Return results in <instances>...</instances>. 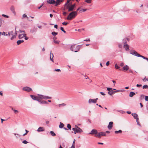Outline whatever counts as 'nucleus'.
I'll return each mask as SVG.
<instances>
[{
  "mask_svg": "<svg viewBox=\"0 0 148 148\" xmlns=\"http://www.w3.org/2000/svg\"><path fill=\"white\" fill-rule=\"evenodd\" d=\"M82 46V45L76 46L75 44H74L71 45L70 49L72 51H74L75 52H77L79 51Z\"/></svg>",
  "mask_w": 148,
  "mask_h": 148,
  "instance_id": "obj_1",
  "label": "nucleus"
},
{
  "mask_svg": "<svg viewBox=\"0 0 148 148\" xmlns=\"http://www.w3.org/2000/svg\"><path fill=\"white\" fill-rule=\"evenodd\" d=\"M77 15V11H73L69 13L67 17L68 20H71L74 18Z\"/></svg>",
  "mask_w": 148,
  "mask_h": 148,
  "instance_id": "obj_2",
  "label": "nucleus"
},
{
  "mask_svg": "<svg viewBox=\"0 0 148 148\" xmlns=\"http://www.w3.org/2000/svg\"><path fill=\"white\" fill-rule=\"evenodd\" d=\"M107 135L105 132H99L97 135H96L95 136L98 138H100L101 136H106Z\"/></svg>",
  "mask_w": 148,
  "mask_h": 148,
  "instance_id": "obj_3",
  "label": "nucleus"
},
{
  "mask_svg": "<svg viewBox=\"0 0 148 148\" xmlns=\"http://www.w3.org/2000/svg\"><path fill=\"white\" fill-rule=\"evenodd\" d=\"M132 115L133 116L134 119H136V121L137 122V124L138 125H139V121L138 120V114L136 113H132Z\"/></svg>",
  "mask_w": 148,
  "mask_h": 148,
  "instance_id": "obj_4",
  "label": "nucleus"
},
{
  "mask_svg": "<svg viewBox=\"0 0 148 148\" xmlns=\"http://www.w3.org/2000/svg\"><path fill=\"white\" fill-rule=\"evenodd\" d=\"M130 53L132 55L139 57V53L134 50H130Z\"/></svg>",
  "mask_w": 148,
  "mask_h": 148,
  "instance_id": "obj_5",
  "label": "nucleus"
},
{
  "mask_svg": "<svg viewBox=\"0 0 148 148\" xmlns=\"http://www.w3.org/2000/svg\"><path fill=\"white\" fill-rule=\"evenodd\" d=\"M22 89L24 91H25L28 92L32 91V88L27 86L23 87Z\"/></svg>",
  "mask_w": 148,
  "mask_h": 148,
  "instance_id": "obj_6",
  "label": "nucleus"
},
{
  "mask_svg": "<svg viewBox=\"0 0 148 148\" xmlns=\"http://www.w3.org/2000/svg\"><path fill=\"white\" fill-rule=\"evenodd\" d=\"M66 9H68V11L69 12H70L73 10L74 8L71 5H68L66 7Z\"/></svg>",
  "mask_w": 148,
  "mask_h": 148,
  "instance_id": "obj_7",
  "label": "nucleus"
},
{
  "mask_svg": "<svg viewBox=\"0 0 148 148\" xmlns=\"http://www.w3.org/2000/svg\"><path fill=\"white\" fill-rule=\"evenodd\" d=\"M98 134L97 131V130L95 129H93L89 133V134H91L92 135L94 134L95 136L96 135H97Z\"/></svg>",
  "mask_w": 148,
  "mask_h": 148,
  "instance_id": "obj_8",
  "label": "nucleus"
},
{
  "mask_svg": "<svg viewBox=\"0 0 148 148\" xmlns=\"http://www.w3.org/2000/svg\"><path fill=\"white\" fill-rule=\"evenodd\" d=\"M124 42V46L123 47L125 49V50L126 51H129V45L126 43V42Z\"/></svg>",
  "mask_w": 148,
  "mask_h": 148,
  "instance_id": "obj_9",
  "label": "nucleus"
},
{
  "mask_svg": "<svg viewBox=\"0 0 148 148\" xmlns=\"http://www.w3.org/2000/svg\"><path fill=\"white\" fill-rule=\"evenodd\" d=\"M75 127L76 128L78 132V133H80L83 132L82 130L76 125H75Z\"/></svg>",
  "mask_w": 148,
  "mask_h": 148,
  "instance_id": "obj_10",
  "label": "nucleus"
},
{
  "mask_svg": "<svg viewBox=\"0 0 148 148\" xmlns=\"http://www.w3.org/2000/svg\"><path fill=\"white\" fill-rule=\"evenodd\" d=\"M37 30V28L35 27L32 28L30 30V32L32 33H33L36 32Z\"/></svg>",
  "mask_w": 148,
  "mask_h": 148,
  "instance_id": "obj_11",
  "label": "nucleus"
},
{
  "mask_svg": "<svg viewBox=\"0 0 148 148\" xmlns=\"http://www.w3.org/2000/svg\"><path fill=\"white\" fill-rule=\"evenodd\" d=\"M113 124V123L112 121L110 122L109 123V124L108 126V128L109 130L111 129L112 127Z\"/></svg>",
  "mask_w": 148,
  "mask_h": 148,
  "instance_id": "obj_12",
  "label": "nucleus"
},
{
  "mask_svg": "<svg viewBox=\"0 0 148 148\" xmlns=\"http://www.w3.org/2000/svg\"><path fill=\"white\" fill-rule=\"evenodd\" d=\"M17 32L16 31V28H15V33L14 34H11V35L12 36V37L11 38V40H13L14 38H15L16 37V35H17Z\"/></svg>",
  "mask_w": 148,
  "mask_h": 148,
  "instance_id": "obj_13",
  "label": "nucleus"
},
{
  "mask_svg": "<svg viewBox=\"0 0 148 148\" xmlns=\"http://www.w3.org/2000/svg\"><path fill=\"white\" fill-rule=\"evenodd\" d=\"M62 1V0H57L54 4L55 6H57L60 5Z\"/></svg>",
  "mask_w": 148,
  "mask_h": 148,
  "instance_id": "obj_14",
  "label": "nucleus"
},
{
  "mask_svg": "<svg viewBox=\"0 0 148 148\" xmlns=\"http://www.w3.org/2000/svg\"><path fill=\"white\" fill-rule=\"evenodd\" d=\"M47 2L50 4H54L56 1L54 0H47Z\"/></svg>",
  "mask_w": 148,
  "mask_h": 148,
  "instance_id": "obj_15",
  "label": "nucleus"
},
{
  "mask_svg": "<svg viewBox=\"0 0 148 148\" xmlns=\"http://www.w3.org/2000/svg\"><path fill=\"white\" fill-rule=\"evenodd\" d=\"M96 103V102L95 100L94 99H90L88 100V103Z\"/></svg>",
  "mask_w": 148,
  "mask_h": 148,
  "instance_id": "obj_16",
  "label": "nucleus"
},
{
  "mask_svg": "<svg viewBox=\"0 0 148 148\" xmlns=\"http://www.w3.org/2000/svg\"><path fill=\"white\" fill-rule=\"evenodd\" d=\"M30 97L31 98L34 100H36L38 98V97L37 96H35L34 95H30Z\"/></svg>",
  "mask_w": 148,
  "mask_h": 148,
  "instance_id": "obj_17",
  "label": "nucleus"
},
{
  "mask_svg": "<svg viewBox=\"0 0 148 148\" xmlns=\"http://www.w3.org/2000/svg\"><path fill=\"white\" fill-rule=\"evenodd\" d=\"M44 131V128L43 127H40L37 130V131L38 132H43Z\"/></svg>",
  "mask_w": 148,
  "mask_h": 148,
  "instance_id": "obj_18",
  "label": "nucleus"
},
{
  "mask_svg": "<svg viewBox=\"0 0 148 148\" xmlns=\"http://www.w3.org/2000/svg\"><path fill=\"white\" fill-rule=\"evenodd\" d=\"M50 60L52 61V62H53V54L52 53H51H51H50Z\"/></svg>",
  "mask_w": 148,
  "mask_h": 148,
  "instance_id": "obj_19",
  "label": "nucleus"
},
{
  "mask_svg": "<svg viewBox=\"0 0 148 148\" xmlns=\"http://www.w3.org/2000/svg\"><path fill=\"white\" fill-rule=\"evenodd\" d=\"M26 36V34H20L18 36V38L19 39H21L23 38L24 37H25Z\"/></svg>",
  "mask_w": 148,
  "mask_h": 148,
  "instance_id": "obj_20",
  "label": "nucleus"
},
{
  "mask_svg": "<svg viewBox=\"0 0 148 148\" xmlns=\"http://www.w3.org/2000/svg\"><path fill=\"white\" fill-rule=\"evenodd\" d=\"M129 69V67L127 65H126L124 66L123 68V70H125V71H127V70H128Z\"/></svg>",
  "mask_w": 148,
  "mask_h": 148,
  "instance_id": "obj_21",
  "label": "nucleus"
},
{
  "mask_svg": "<svg viewBox=\"0 0 148 148\" xmlns=\"http://www.w3.org/2000/svg\"><path fill=\"white\" fill-rule=\"evenodd\" d=\"M70 1L69 0H67L66 3L64 4V6H66V7L68 5H70V4H71L72 3L70 2Z\"/></svg>",
  "mask_w": 148,
  "mask_h": 148,
  "instance_id": "obj_22",
  "label": "nucleus"
},
{
  "mask_svg": "<svg viewBox=\"0 0 148 148\" xmlns=\"http://www.w3.org/2000/svg\"><path fill=\"white\" fill-rule=\"evenodd\" d=\"M24 42V40H18L16 43H17V45H18L20 44L22 42Z\"/></svg>",
  "mask_w": 148,
  "mask_h": 148,
  "instance_id": "obj_23",
  "label": "nucleus"
},
{
  "mask_svg": "<svg viewBox=\"0 0 148 148\" xmlns=\"http://www.w3.org/2000/svg\"><path fill=\"white\" fill-rule=\"evenodd\" d=\"M10 10L14 14H15V12L14 10V8L13 6L11 7Z\"/></svg>",
  "mask_w": 148,
  "mask_h": 148,
  "instance_id": "obj_24",
  "label": "nucleus"
},
{
  "mask_svg": "<svg viewBox=\"0 0 148 148\" xmlns=\"http://www.w3.org/2000/svg\"><path fill=\"white\" fill-rule=\"evenodd\" d=\"M51 97H49L47 96H44V99H51Z\"/></svg>",
  "mask_w": 148,
  "mask_h": 148,
  "instance_id": "obj_25",
  "label": "nucleus"
},
{
  "mask_svg": "<svg viewBox=\"0 0 148 148\" xmlns=\"http://www.w3.org/2000/svg\"><path fill=\"white\" fill-rule=\"evenodd\" d=\"M113 90V92H114V94L115 93L117 92H121L122 91V90H116L115 89H114Z\"/></svg>",
  "mask_w": 148,
  "mask_h": 148,
  "instance_id": "obj_26",
  "label": "nucleus"
},
{
  "mask_svg": "<svg viewBox=\"0 0 148 148\" xmlns=\"http://www.w3.org/2000/svg\"><path fill=\"white\" fill-rule=\"evenodd\" d=\"M135 95V93L133 92H130L129 95V96L131 97H132L134 95Z\"/></svg>",
  "mask_w": 148,
  "mask_h": 148,
  "instance_id": "obj_27",
  "label": "nucleus"
},
{
  "mask_svg": "<svg viewBox=\"0 0 148 148\" xmlns=\"http://www.w3.org/2000/svg\"><path fill=\"white\" fill-rule=\"evenodd\" d=\"M113 90H112L110 91H109L108 92V93L110 95H112L114 94Z\"/></svg>",
  "mask_w": 148,
  "mask_h": 148,
  "instance_id": "obj_28",
  "label": "nucleus"
},
{
  "mask_svg": "<svg viewBox=\"0 0 148 148\" xmlns=\"http://www.w3.org/2000/svg\"><path fill=\"white\" fill-rule=\"evenodd\" d=\"M38 98H39L40 99H43L44 95H39V94H38Z\"/></svg>",
  "mask_w": 148,
  "mask_h": 148,
  "instance_id": "obj_29",
  "label": "nucleus"
},
{
  "mask_svg": "<svg viewBox=\"0 0 148 148\" xmlns=\"http://www.w3.org/2000/svg\"><path fill=\"white\" fill-rule=\"evenodd\" d=\"M41 104H49L46 101H45L44 100H42V101H41Z\"/></svg>",
  "mask_w": 148,
  "mask_h": 148,
  "instance_id": "obj_30",
  "label": "nucleus"
},
{
  "mask_svg": "<svg viewBox=\"0 0 148 148\" xmlns=\"http://www.w3.org/2000/svg\"><path fill=\"white\" fill-rule=\"evenodd\" d=\"M50 133L53 136H55L56 135V134L53 131H50Z\"/></svg>",
  "mask_w": 148,
  "mask_h": 148,
  "instance_id": "obj_31",
  "label": "nucleus"
},
{
  "mask_svg": "<svg viewBox=\"0 0 148 148\" xmlns=\"http://www.w3.org/2000/svg\"><path fill=\"white\" fill-rule=\"evenodd\" d=\"M64 126V125L61 122L60 123V125L59 126V127L60 128H62Z\"/></svg>",
  "mask_w": 148,
  "mask_h": 148,
  "instance_id": "obj_32",
  "label": "nucleus"
},
{
  "mask_svg": "<svg viewBox=\"0 0 148 148\" xmlns=\"http://www.w3.org/2000/svg\"><path fill=\"white\" fill-rule=\"evenodd\" d=\"M122 132V131L121 130H119V131H115L114 133L115 134H117L119 133H121Z\"/></svg>",
  "mask_w": 148,
  "mask_h": 148,
  "instance_id": "obj_33",
  "label": "nucleus"
},
{
  "mask_svg": "<svg viewBox=\"0 0 148 148\" xmlns=\"http://www.w3.org/2000/svg\"><path fill=\"white\" fill-rule=\"evenodd\" d=\"M72 130L74 131V134H76L77 133H78V132L76 128H72Z\"/></svg>",
  "mask_w": 148,
  "mask_h": 148,
  "instance_id": "obj_34",
  "label": "nucleus"
},
{
  "mask_svg": "<svg viewBox=\"0 0 148 148\" xmlns=\"http://www.w3.org/2000/svg\"><path fill=\"white\" fill-rule=\"evenodd\" d=\"M11 108V109L14 111L15 114H17L18 112L17 110L14 109L13 108Z\"/></svg>",
  "mask_w": 148,
  "mask_h": 148,
  "instance_id": "obj_35",
  "label": "nucleus"
},
{
  "mask_svg": "<svg viewBox=\"0 0 148 148\" xmlns=\"http://www.w3.org/2000/svg\"><path fill=\"white\" fill-rule=\"evenodd\" d=\"M53 41H54V43H55V44H59L60 42V41H58V40H55L54 38Z\"/></svg>",
  "mask_w": 148,
  "mask_h": 148,
  "instance_id": "obj_36",
  "label": "nucleus"
},
{
  "mask_svg": "<svg viewBox=\"0 0 148 148\" xmlns=\"http://www.w3.org/2000/svg\"><path fill=\"white\" fill-rule=\"evenodd\" d=\"M58 34L57 32H53L51 33V34L54 36H55Z\"/></svg>",
  "mask_w": 148,
  "mask_h": 148,
  "instance_id": "obj_37",
  "label": "nucleus"
},
{
  "mask_svg": "<svg viewBox=\"0 0 148 148\" xmlns=\"http://www.w3.org/2000/svg\"><path fill=\"white\" fill-rule=\"evenodd\" d=\"M143 89H148V86L147 85H145L143 86Z\"/></svg>",
  "mask_w": 148,
  "mask_h": 148,
  "instance_id": "obj_38",
  "label": "nucleus"
},
{
  "mask_svg": "<svg viewBox=\"0 0 148 148\" xmlns=\"http://www.w3.org/2000/svg\"><path fill=\"white\" fill-rule=\"evenodd\" d=\"M67 127L68 128V129H69L70 130H71V126L70 124H67Z\"/></svg>",
  "mask_w": 148,
  "mask_h": 148,
  "instance_id": "obj_39",
  "label": "nucleus"
},
{
  "mask_svg": "<svg viewBox=\"0 0 148 148\" xmlns=\"http://www.w3.org/2000/svg\"><path fill=\"white\" fill-rule=\"evenodd\" d=\"M92 0H86L85 2L88 3H90L92 2Z\"/></svg>",
  "mask_w": 148,
  "mask_h": 148,
  "instance_id": "obj_40",
  "label": "nucleus"
},
{
  "mask_svg": "<svg viewBox=\"0 0 148 148\" xmlns=\"http://www.w3.org/2000/svg\"><path fill=\"white\" fill-rule=\"evenodd\" d=\"M60 30L64 33H66V32L64 30L63 27H61L60 28Z\"/></svg>",
  "mask_w": 148,
  "mask_h": 148,
  "instance_id": "obj_41",
  "label": "nucleus"
},
{
  "mask_svg": "<svg viewBox=\"0 0 148 148\" xmlns=\"http://www.w3.org/2000/svg\"><path fill=\"white\" fill-rule=\"evenodd\" d=\"M36 101H38V102H39V103H41V101H42V100H41V99H40L39 98H38V97L37 99V100H36Z\"/></svg>",
  "mask_w": 148,
  "mask_h": 148,
  "instance_id": "obj_42",
  "label": "nucleus"
},
{
  "mask_svg": "<svg viewBox=\"0 0 148 148\" xmlns=\"http://www.w3.org/2000/svg\"><path fill=\"white\" fill-rule=\"evenodd\" d=\"M88 10L87 9H82L79 10V12H82V11L83 12H85Z\"/></svg>",
  "mask_w": 148,
  "mask_h": 148,
  "instance_id": "obj_43",
  "label": "nucleus"
},
{
  "mask_svg": "<svg viewBox=\"0 0 148 148\" xmlns=\"http://www.w3.org/2000/svg\"><path fill=\"white\" fill-rule=\"evenodd\" d=\"M19 32L23 34H25V31H23L21 30H19Z\"/></svg>",
  "mask_w": 148,
  "mask_h": 148,
  "instance_id": "obj_44",
  "label": "nucleus"
},
{
  "mask_svg": "<svg viewBox=\"0 0 148 148\" xmlns=\"http://www.w3.org/2000/svg\"><path fill=\"white\" fill-rule=\"evenodd\" d=\"M115 67L116 69H118L120 68V67L118 66L117 64H116L115 65Z\"/></svg>",
  "mask_w": 148,
  "mask_h": 148,
  "instance_id": "obj_45",
  "label": "nucleus"
},
{
  "mask_svg": "<svg viewBox=\"0 0 148 148\" xmlns=\"http://www.w3.org/2000/svg\"><path fill=\"white\" fill-rule=\"evenodd\" d=\"M5 32H0V35H4L5 36Z\"/></svg>",
  "mask_w": 148,
  "mask_h": 148,
  "instance_id": "obj_46",
  "label": "nucleus"
},
{
  "mask_svg": "<svg viewBox=\"0 0 148 148\" xmlns=\"http://www.w3.org/2000/svg\"><path fill=\"white\" fill-rule=\"evenodd\" d=\"M139 57L142 58H143L145 59H146L147 58L146 57H145V56H143L140 54H139Z\"/></svg>",
  "mask_w": 148,
  "mask_h": 148,
  "instance_id": "obj_47",
  "label": "nucleus"
},
{
  "mask_svg": "<svg viewBox=\"0 0 148 148\" xmlns=\"http://www.w3.org/2000/svg\"><path fill=\"white\" fill-rule=\"evenodd\" d=\"M107 90L109 91H110L112 90V88H107Z\"/></svg>",
  "mask_w": 148,
  "mask_h": 148,
  "instance_id": "obj_48",
  "label": "nucleus"
},
{
  "mask_svg": "<svg viewBox=\"0 0 148 148\" xmlns=\"http://www.w3.org/2000/svg\"><path fill=\"white\" fill-rule=\"evenodd\" d=\"M22 143L25 144H26L28 143V142L26 140H24L23 142Z\"/></svg>",
  "mask_w": 148,
  "mask_h": 148,
  "instance_id": "obj_49",
  "label": "nucleus"
},
{
  "mask_svg": "<svg viewBox=\"0 0 148 148\" xmlns=\"http://www.w3.org/2000/svg\"><path fill=\"white\" fill-rule=\"evenodd\" d=\"M66 105L64 103H62V104H60L59 106V107H60V106L61 105H62L63 106H66Z\"/></svg>",
  "mask_w": 148,
  "mask_h": 148,
  "instance_id": "obj_50",
  "label": "nucleus"
},
{
  "mask_svg": "<svg viewBox=\"0 0 148 148\" xmlns=\"http://www.w3.org/2000/svg\"><path fill=\"white\" fill-rule=\"evenodd\" d=\"M23 17H26L27 18H28V17L25 14H24L23 15Z\"/></svg>",
  "mask_w": 148,
  "mask_h": 148,
  "instance_id": "obj_51",
  "label": "nucleus"
},
{
  "mask_svg": "<svg viewBox=\"0 0 148 148\" xmlns=\"http://www.w3.org/2000/svg\"><path fill=\"white\" fill-rule=\"evenodd\" d=\"M2 16L8 18L9 17V16H8L4 14H2Z\"/></svg>",
  "mask_w": 148,
  "mask_h": 148,
  "instance_id": "obj_52",
  "label": "nucleus"
},
{
  "mask_svg": "<svg viewBox=\"0 0 148 148\" xmlns=\"http://www.w3.org/2000/svg\"><path fill=\"white\" fill-rule=\"evenodd\" d=\"M145 100L146 101H148V96H145Z\"/></svg>",
  "mask_w": 148,
  "mask_h": 148,
  "instance_id": "obj_53",
  "label": "nucleus"
},
{
  "mask_svg": "<svg viewBox=\"0 0 148 148\" xmlns=\"http://www.w3.org/2000/svg\"><path fill=\"white\" fill-rule=\"evenodd\" d=\"M62 24L63 25H66L68 24V23H66V22H63L62 23Z\"/></svg>",
  "mask_w": 148,
  "mask_h": 148,
  "instance_id": "obj_54",
  "label": "nucleus"
},
{
  "mask_svg": "<svg viewBox=\"0 0 148 148\" xmlns=\"http://www.w3.org/2000/svg\"><path fill=\"white\" fill-rule=\"evenodd\" d=\"M118 47L119 48H121L122 47V45L121 44H119L118 45Z\"/></svg>",
  "mask_w": 148,
  "mask_h": 148,
  "instance_id": "obj_55",
  "label": "nucleus"
},
{
  "mask_svg": "<svg viewBox=\"0 0 148 148\" xmlns=\"http://www.w3.org/2000/svg\"><path fill=\"white\" fill-rule=\"evenodd\" d=\"M90 41V39L89 38H88V39H86L84 40V41H86V42Z\"/></svg>",
  "mask_w": 148,
  "mask_h": 148,
  "instance_id": "obj_56",
  "label": "nucleus"
},
{
  "mask_svg": "<svg viewBox=\"0 0 148 148\" xmlns=\"http://www.w3.org/2000/svg\"><path fill=\"white\" fill-rule=\"evenodd\" d=\"M55 71H58V72H60L61 71V70L60 69H55Z\"/></svg>",
  "mask_w": 148,
  "mask_h": 148,
  "instance_id": "obj_57",
  "label": "nucleus"
},
{
  "mask_svg": "<svg viewBox=\"0 0 148 148\" xmlns=\"http://www.w3.org/2000/svg\"><path fill=\"white\" fill-rule=\"evenodd\" d=\"M75 139H74L72 145L75 146Z\"/></svg>",
  "mask_w": 148,
  "mask_h": 148,
  "instance_id": "obj_58",
  "label": "nucleus"
},
{
  "mask_svg": "<svg viewBox=\"0 0 148 148\" xmlns=\"http://www.w3.org/2000/svg\"><path fill=\"white\" fill-rule=\"evenodd\" d=\"M109 64H110L109 61H108L107 62H106V66H108L109 65Z\"/></svg>",
  "mask_w": 148,
  "mask_h": 148,
  "instance_id": "obj_59",
  "label": "nucleus"
},
{
  "mask_svg": "<svg viewBox=\"0 0 148 148\" xmlns=\"http://www.w3.org/2000/svg\"><path fill=\"white\" fill-rule=\"evenodd\" d=\"M70 5H71V6H73L74 8L75 7V3H74L73 5H72L71 4H70Z\"/></svg>",
  "mask_w": 148,
  "mask_h": 148,
  "instance_id": "obj_60",
  "label": "nucleus"
},
{
  "mask_svg": "<svg viewBox=\"0 0 148 148\" xmlns=\"http://www.w3.org/2000/svg\"><path fill=\"white\" fill-rule=\"evenodd\" d=\"M100 93L101 95H105V94L104 93V92H100Z\"/></svg>",
  "mask_w": 148,
  "mask_h": 148,
  "instance_id": "obj_61",
  "label": "nucleus"
},
{
  "mask_svg": "<svg viewBox=\"0 0 148 148\" xmlns=\"http://www.w3.org/2000/svg\"><path fill=\"white\" fill-rule=\"evenodd\" d=\"M134 13L136 14V13H138V10H136V11H134Z\"/></svg>",
  "mask_w": 148,
  "mask_h": 148,
  "instance_id": "obj_62",
  "label": "nucleus"
},
{
  "mask_svg": "<svg viewBox=\"0 0 148 148\" xmlns=\"http://www.w3.org/2000/svg\"><path fill=\"white\" fill-rule=\"evenodd\" d=\"M84 77H85L86 79H90L89 78V77L88 76L86 75H85Z\"/></svg>",
  "mask_w": 148,
  "mask_h": 148,
  "instance_id": "obj_63",
  "label": "nucleus"
},
{
  "mask_svg": "<svg viewBox=\"0 0 148 148\" xmlns=\"http://www.w3.org/2000/svg\"><path fill=\"white\" fill-rule=\"evenodd\" d=\"M63 14L64 16H65L66 14L67 13L66 12H63Z\"/></svg>",
  "mask_w": 148,
  "mask_h": 148,
  "instance_id": "obj_64",
  "label": "nucleus"
}]
</instances>
